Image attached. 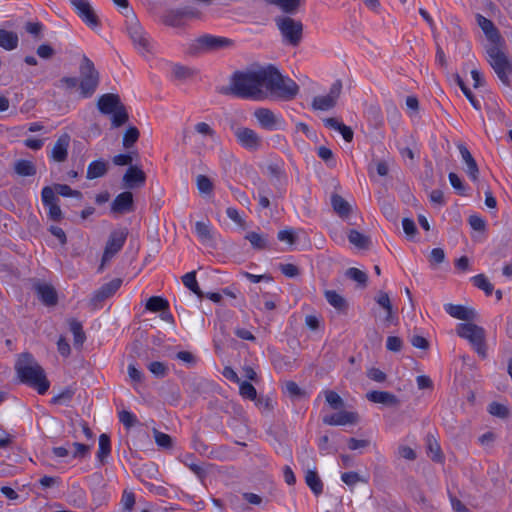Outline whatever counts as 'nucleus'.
<instances>
[{
  "instance_id": "obj_1",
  "label": "nucleus",
  "mask_w": 512,
  "mask_h": 512,
  "mask_svg": "<svg viewBox=\"0 0 512 512\" xmlns=\"http://www.w3.org/2000/svg\"><path fill=\"white\" fill-rule=\"evenodd\" d=\"M477 24L484 32L488 44L485 46L488 62L504 85H509L512 64L504 52L505 40L495 24L481 14L476 16Z\"/></svg>"
},
{
  "instance_id": "obj_2",
  "label": "nucleus",
  "mask_w": 512,
  "mask_h": 512,
  "mask_svg": "<svg viewBox=\"0 0 512 512\" xmlns=\"http://www.w3.org/2000/svg\"><path fill=\"white\" fill-rule=\"evenodd\" d=\"M266 76V68H261L254 71L236 72L234 73L231 86L221 88L222 94H232L240 98L263 99L264 87Z\"/></svg>"
},
{
  "instance_id": "obj_3",
  "label": "nucleus",
  "mask_w": 512,
  "mask_h": 512,
  "mask_svg": "<svg viewBox=\"0 0 512 512\" xmlns=\"http://www.w3.org/2000/svg\"><path fill=\"white\" fill-rule=\"evenodd\" d=\"M15 371L22 383L35 388L39 394H45L48 391L50 383L46 378L44 369L32 354L28 352L21 353L15 363Z\"/></svg>"
},
{
  "instance_id": "obj_4",
  "label": "nucleus",
  "mask_w": 512,
  "mask_h": 512,
  "mask_svg": "<svg viewBox=\"0 0 512 512\" xmlns=\"http://www.w3.org/2000/svg\"><path fill=\"white\" fill-rule=\"evenodd\" d=\"M264 98L273 100L290 101L299 92L298 84L291 78L284 77L277 68L270 65L266 68Z\"/></svg>"
},
{
  "instance_id": "obj_5",
  "label": "nucleus",
  "mask_w": 512,
  "mask_h": 512,
  "mask_svg": "<svg viewBox=\"0 0 512 512\" xmlns=\"http://www.w3.org/2000/svg\"><path fill=\"white\" fill-rule=\"evenodd\" d=\"M456 332L461 338L467 339L474 347L479 356L485 358L487 356V346L485 343V330L471 322L460 323Z\"/></svg>"
},
{
  "instance_id": "obj_6",
  "label": "nucleus",
  "mask_w": 512,
  "mask_h": 512,
  "mask_svg": "<svg viewBox=\"0 0 512 512\" xmlns=\"http://www.w3.org/2000/svg\"><path fill=\"white\" fill-rule=\"evenodd\" d=\"M80 90L83 97H90L99 84V73L95 69L93 62L86 56H83L80 65Z\"/></svg>"
},
{
  "instance_id": "obj_7",
  "label": "nucleus",
  "mask_w": 512,
  "mask_h": 512,
  "mask_svg": "<svg viewBox=\"0 0 512 512\" xmlns=\"http://www.w3.org/2000/svg\"><path fill=\"white\" fill-rule=\"evenodd\" d=\"M277 26L285 38L292 46H297L302 39L303 25L291 17H279L276 19Z\"/></svg>"
},
{
  "instance_id": "obj_8",
  "label": "nucleus",
  "mask_w": 512,
  "mask_h": 512,
  "mask_svg": "<svg viewBox=\"0 0 512 512\" xmlns=\"http://www.w3.org/2000/svg\"><path fill=\"white\" fill-rule=\"evenodd\" d=\"M127 236L128 230L126 228L111 232L104 249L99 271H102L106 262L110 261L122 249Z\"/></svg>"
},
{
  "instance_id": "obj_9",
  "label": "nucleus",
  "mask_w": 512,
  "mask_h": 512,
  "mask_svg": "<svg viewBox=\"0 0 512 512\" xmlns=\"http://www.w3.org/2000/svg\"><path fill=\"white\" fill-rule=\"evenodd\" d=\"M127 32L133 44L141 52L150 51V43L139 20L135 15L127 18Z\"/></svg>"
},
{
  "instance_id": "obj_10",
  "label": "nucleus",
  "mask_w": 512,
  "mask_h": 512,
  "mask_svg": "<svg viewBox=\"0 0 512 512\" xmlns=\"http://www.w3.org/2000/svg\"><path fill=\"white\" fill-rule=\"evenodd\" d=\"M234 45V41L230 38L222 36H214L210 34L202 35L195 40L194 49L197 51H217L220 49L230 48Z\"/></svg>"
},
{
  "instance_id": "obj_11",
  "label": "nucleus",
  "mask_w": 512,
  "mask_h": 512,
  "mask_svg": "<svg viewBox=\"0 0 512 512\" xmlns=\"http://www.w3.org/2000/svg\"><path fill=\"white\" fill-rule=\"evenodd\" d=\"M198 15L199 13L197 11L189 7L183 9H169L163 13L161 21L166 26L180 28L185 25L186 19L196 18Z\"/></svg>"
},
{
  "instance_id": "obj_12",
  "label": "nucleus",
  "mask_w": 512,
  "mask_h": 512,
  "mask_svg": "<svg viewBox=\"0 0 512 512\" xmlns=\"http://www.w3.org/2000/svg\"><path fill=\"white\" fill-rule=\"evenodd\" d=\"M342 90L341 80H336L330 87L329 93L325 96H316L312 101L314 110L327 111L334 108Z\"/></svg>"
},
{
  "instance_id": "obj_13",
  "label": "nucleus",
  "mask_w": 512,
  "mask_h": 512,
  "mask_svg": "<svg viewBox=\"0 0 512 512\" xmlns=\"http://www.w3.org/2000/svg\"><path fill=\"white\" fill-rule=\"evenodd\" d=\"M237 142L246 150L257 151L261 148L263 140L253 129L237 127L234 130Z\"/></svg>"
},
{
  "instance_id": "obj_14",
  "label": "nucleus",
  "mask_w": 512,
  "mask_h": 512,
  "mask_svg": "<svg viewBox=\"0 0 512 512\" xmlns=\"http://www.w3.org/2000/svg\"><path fill=\"white\" fill-rule=\"evenodd\" d=\"M69 2L75 8L77 15L89 27L94 28L99 25V18L87 0H69Z\"/></svg>"
},
{
  "instance_id": "obj_15",
  "label": "nucleus",
  "mask_w": 512,
  "mask_h": 512,
  "mask_svg": "<svg viewBox=\"0 0 512 512\" xmlns=\"http://www.w3.org/2000/svg\"><path fill=\"white\" fill-rule=\"evenodd\" d=\"M122 279L115 278L108 283L103 284L90 299V306L92 309L99 307L100 303L113 296L116 291L121 287Z\"/></svg>"
},
{
  "instance_id": "obj_16",
  "label": "nucleus",
  "mask_w": 512,
  "mask_h": 512,
  "mask_svg": "<svg viewBox=\"0 0 512 512\" xmlns=\"http://www.w3.org/2000/svg\"><path fill=\"white\" fill-rule=\"evenodd\" d=\"M134 211L133 194L130 191H124L118 194L111 204V212L123 215Z\"/></svg>"
},
{
  "instance_id": "obj_17",
  "label": "nucleus",
  "mask_w": 512,
  "mask_h": 512,
  "mask_svg": "<svg viewBox=\"0 0 512 512\" xmlns=\"http://www.w3.org/2000/svg\"><path fill=\"white\" fill-rule=\"evenodd\" d=\"M34 290L44 305L49 307L57 305L58 294L51 284L37 282L34 284Z\"/></svg>"
},
{
  "instance_id": "obj_18",
  "label": "nucleus",
  "mask_w": 512,
  "mask_h": 512,
  "mask_svg": "<svg viewBox=\"0 0 512 512\" xmlns=\"http://www.w3.org/2000/svg\"><path fill=\"white\" fill-rule=\"evenodd\" d=\"M122 180L125 188L133 189L145 184L146 174L141 168L137 166H130L125 172Z\"/></svg>"
},
{
  "instance_id": "obj_19",
  "label": "nucleus",
  "mask_w": 512,
  "mask_h": 512,
  "mask_svg": "<svg viewBox=\"0 0 512 512\" xmlns=\"http://www.w3.org/2000/svg\"><path fill=\"white\" fill-rule=\"evenodd\" d=\"M70 135L67 133L62 134L55 142L51 150V159L55 162L62 163L67 160L68 148L70 145Z\"/></svg>"
},
{
  "instance_id": "obj_20",
  "label": "nucleus",
  "mask_w": 512,
  "mask_h": 512,
  "mask_svg": "<svg viewBox=\"0 0 512 512\" xmlns=\"http://www.w3.org/2000/svg\"><path fill=\"white\" fill-rule=\"evenodd\" d=\"M358 421V414L350 411H340L330 416H325L323 422L331 426H342L347 424H355Z\"/></svg>"
},
{
  "instance_id": "obj_21",
  "label": "nucleus",
  "mask_w": 512,
  "mask_h": 512,
  "mask_svg": "<svg viewBox=\"0 0 512 512\" xmlns=\"http://www.w3.org/2000/svg\"><path fill=\"white\" fill-rule=\"evenodd\" d=\"M444 309L451 317L463 321H473L477 317L475 310L462 305L448 303L444 305Z\"/></svg>"
},
{
  "instance_id": "obj_22",
  "label": "nucleus",
  "mask_w": 512,
  "mask_h": 512,
  "mask_svg": "<svg viewBox=\"0 0 512 512\" xmlns=\"http://www.w3.org/2000/svg\"><path fill=\"white\" fill-rule=\"evenodd\" d=\"M254 116L261 125V127L266 130L276 129L279 123V120L274 114V112L268 108L256 109L254 112Z\"/></svg>"
},
{
  "instance_id": "obj_23",
  "label": "nucleus",
  "mask_w": 512,
  "mask_h": 512,
  "mask_svg": "<svg viewBox=\"0 0 512 512\" xmlns=\"http://www.w3.org/2000/svg\"><path fill=\"white\" fill-rule=\"evenodd\" d=\"M122 104L123 103L121 102L119 95L107 93L100 96L97 102V107L101 113L111 114Z\"/></svg>"
},
{
  "instance_id": "obj_24",
  "label": "nucleus",
  "mask_w": 512,
  "mask_h": 512,
  "mask_svg": "<svg viewBox=\"0 0 512 512\" xmlns=\"http://www.w3.org/2000/svg\"><path fill=\"white\" fill-rule=\"evenodd\" d=\"M366 398L373 403H380L391 407L400 405V400L392 393L387 391H370Z\"/></svg>"
},
{
  "instance_id": "obj_25",
  "label": "nucleus",
  "mask_w": 512,
  "mask_h": 512,
  "mask_svg": "<svg viewBox=\"0 0 512 512\" xmlns=\"http://www.w3.org/2000/svg\"><path fill=\"white\" fill-rule=\"evenodd\" d=\"M458 149L463 161L467 165V174L469 175L472 181H477L479 177V168L475 159L473 158L472 154L464 144H458Z\"/></svg>"
},
{
  "instance_id": "obj_26",
  "label": "nucleus",
  "mask_w": 512,
  "mask_h": 512,
  "mask_svg": "<svg viewBox=\"0 0 512 512\" xmlns=\"http://www.w3.org/2000/svg\"><path fill=\"white\" fill-rule=\"evenodd\" d=\"M331 205L334 212L341 218H348L352 212L351 205L339 194H332Z\"/></svg>"
},
{
  "instance_id": "obj_27",
  "label": "nucleus",
  "mask_w": 512,
  "mask_h": 512,
  "mask_svg": "<svg viewBox=\"0 0 512 512\" xmlns=\"http://www.w3.org/2000/svg\"><path fill=\"white\" fill-rule=\"evenodd\" d=\"M108 171V162L105 160H96L91 162L87 168L86 178L93 180L103 177Z\"/></svg>"
},
{
  "instance_id": "obj_28",
  "label": "nucleus",
  "mask_w": 512,
  "mask_h": 512,
  "mask_svg": "<svg viewBox=\"0 0 512 512\" xmlns=\"http://www.w3.org/2000/svg\"><path fill=\"white\" fill-rule=\"evenodd\" d=\"M19 38L17 33L0 29V47L11 51L18 47Z\"/></svg>"
},
{
  "instance_id": "obj_29",
  "label": "nucleus",
  "mask_w": 512,
  "mask_h": 512,
  "mask_svg": "<svg viewBox=\"0 0 512 512\" xmlns=\"http://www.w3.org/2000/svg\"><path fill=\"white\" fill-rule=\"evenodd\" d=\"M268 5L280 8L284 13L294 14L301 6L302 0H264Z\"/></svg>"
},
{
  "instance_id": "obj_30",
  "label": "nucleus",
  "mask_w": 512,
  "mask_h": 512,
  "mask_svg": "<svg viewBox=\"0 0 512 512\" xmlns=\"http://www.w3.org/2000/svg\"><path fill=\"white\" fill-rule=\"evenodd\" d=\"M347 237L349 242L359 249H369L371 246L370 237L355 229L349 230Z\"/></svg>"
},
{
  "instance_id": "obj_31",
  "label": "nucleus",
  "mask_w": 512,
  "mask_h": 512,
  "mask_svg": "<svg viewBox=\"0 0 512 512\" xmlns=\"http://www.w3.org/2000/svg\"><path fill=\"white\" fill-rule=\"evenodd\" d=\"M327 302L339 311H345L348 308L346 300L334 290L324 292Z\"/></svg>"
},
{
  "instance_id": "obj_32",
  "label": "nucleus",
  "mask_w": 512,
  "mask_h": 512,
  "mask_svg": "<svg viewBox=\"0 0 512 512\" xmlns=\"http://www.w3.org/2000/svg\"><path fill=\"white\" fill-rule=\"evenodd\" d=\"M305 481L316 496L323 492V482L316 471L308 470L305 476Z\"/></svg>"
},
{
  "instance_id": "obj_33",
  "label": "nucleus",
  "mask_w": 512,
  "mask_h": 512,
  "mask_svg": "<svg viewBox=\"0 0 512 512\" xmlns=\"http://www.w3.org/2000/svg\"><path fill=\"white\" fill-rule=\"evenodd\" d=\"M69 326L74 336V346L81 347L86 340V335L83 331L82 324L76 319H71L69 321Z\"/></svg>"
},
{
  "instance_id": "obj_34",
  "label": "nucleus",
  "mask_w": 512,
  "mask_h": 512,
  "mask_svg": "<svg viewBox=\"0 0 512 512\" xmlns=\"http://www.w3.org/2000/svg\"><path fill=\"white\" fill-rule=\"evenodd\" d=\"M15 172L20 176H34L36 174V166L29 160H18L14 165Z\"/></svg>"
},
{
  "instance_id": "obj_35",
  "label": "nucleus",
  "mask_w": 512,
  "mask_h": 512,
  "mask_svg": "<svg viewBox=\"0 0 512 512\" xmlns=\"http://www.w3.org/2000/svg\"><path fill=\"white\" fill-rule=\"evenodd\" d=\"M111 452V442L108 434L103 433L99 436V449L97 452V458L101 463H104L106 458Z\"/></svg>"
},
{
  "instance_id": "obj_36",
  "label": "nucleus",
  "mask_w": 512,
  "mask_h": 512,
  "mask_svg": "<svg viewBox=\"0 0 512 512\" xmlns=\"http://www.w3.org/2000/svg\"><path fill=\"white\" fill-rule=\"evenodd\" d=\"M111 114V124L114 128L123 126L129 119V115L124 104L118 106V108Z\"/></svg>"
},
{
  "instance_id": "obj_37",
  "label": "nucleus",
  "mask_w": 512,
  "mask_h": 512,
  "mask_svg": "<svg viewBox=\"0 0 512 512\" xmlns=\"http://www.w3.org/2000/svg\"><path fill=\"white\" fill-rule=\"evenodd\" d=\"M196 186L201 195H211L214 190V184L212 180L203 174L196 177Z\"/></svg>"
},
{
  "instance_id": "obj_38",
  "label": "nucleus",
  "mask_w": 512,
  "mask_h": 512,
  "mask_svg": "<svg viewBox=\"0 0 512 512\" xmlns=\"http://www.w3.org/2000/svg\"><path fill=\"white\" fill-rule=\"evenodd\" d=\"M183 284L191 290L194 294H196L199 298H203L204 294L199 288V285L196 280V272H188L182 277Z\"/></svg>"
},
{
  "instance_id": "obj_39",
  "label": "nucleus",
  "mask_w": 512,
  "mask_h": 512,
  "mask_svg": "<svg viewBox=\"0 0 512 512\" xmlns=\"http://www.w3.org/2000/svg\"><path fill=\"white\" fill-rule=\"evenodd\" d=\"M168 307V301L160 296H152L146 302V309L151 312H160L163 310H167Z\"/></svg>"
},
{
  "instance_id": "obj_40",
  "label": "nucleus",
  "mask_w": 512,
  "mask_h": 512,
  "mask_svg": "<svg viewBox=\"0 0 512 512\" xmlns=\"http://www.w3.org/2000/svg\"><path fill=\"white\" fill-rule=\"evenodd\" d=\"M139 137H140V132H139L138 128L135 126H129L123 136V140H122L123 147L126 149L133 147L134 144L138 141Z\"/></svg>"
},
{
  "instance_id": "obj_41",
  "label": "nucleus",
  "mask_w": 512,
  "mask_h": 512,
  "mask_svg": "<svg viewBox=\"0 0 512 512\" xmlns=\"http://www.w3.org/2000/svg\"><path fill=\"white\" fill-rule=\"evenodd\" d=\"M472 281L474 286L483 290L487 296H490L493 293L494 287L484 274H478L472 277Z\"/></svg>"
},
{
  "instance_id": "obj_42",
  "label": "nucleus",
  "mask_w": 512,
  "mask_h": 512,
  "mask_svg": "<svg viewBox=\"0 0 512 512\" xmlns=\"http://www.w3.org/2000/svg\"><path fill=\"white\" fill-rule=\"evenodd\" d=\"M455 81L458 84V86L460 87V89L462 90V92L464 93V95L466 96V98L469 100L471 105L476 110H480L481 109L480 102L475 98V96L473 95L471 90L466 86V84L464 83V81L458 74L455 75Z\"/></svg>"
},
{
  "instance_id": "obj_43",
  "label": "nucleus",
  "mask_w": 512,
  "mask_h": 512,
  "mask_svg": "<svg viewBox=\"0 0 512 512\" xmlns=\"http://www.w3.org/2000/svg\"><path fill=\"white\" fill-rule=\"evenodd\" d=\"M245 238L251 243V245L258 250H263L268 247L266 237L256 232H249Z\"/></svg>"
},
{
  "instance_id": "obj_44",
  "label": "nucleus",
  "mask_w": 512,
  "mask_h": 512,
  "mask_svg": "<svg viewBox=\"0 0 512 512\" xmlns=\"http://www.w3.org/2000/svg\"><path fill=\"white\" fill-rule=\"evenodd\" d=\"M345 274L351 280L359 283L360 285H362L364 287L366 286L367 281H368V276L362 270L352 267V268L347 269Z\"/></svg>"
},
{
  "instance_id": "obj_45",
  "label": "nucleus",
  "mask_w": 512,
  "mask_h": 512,
  "mask_svg": "<svg viewBox=\"0 0 512 512\" xmlns=\"http://www.w3.org/2000/svg\"><path fill=\"white\" fill-rule=\"evenodd\" d=\"M488 412L498 418L505 419L509 416V409L507 406L498 403V402H492L489 404Z\"/></svg>"
},
{
  "instance_id": "obj_46",
  "label": "nucleus",
  "mask_w": 512,
  "mask_h": 512,
  "mask_svg": "<svg viewBox=\"0 0 512 512\" xmlns=\"http://www.w3.org/2000/svg\"><path fill=\"white\" fill-rule=\"evenodd\" d=\"M427 446H428L429 452L432 454L431 459L435 462H442L443 455H442L441 448H440L439 444L437 443V441L435 439H433L432 437H428L427 438Z\"/></svg>"
},
{
  "instance_id": "obj_47",
  "label": "nucleus",
  "mask_w": 512,
  "mask_h": 512,
  "mask_svg": "<svg viewBox=\"0 0 512 512\" xmlns=\"http://www.w3.org/2000/svg\"><path fill=\"white\" fill-rule=\"evenodd\" d=\"M54 189L57 194L64 197H75L78 199L82 198V193L78 190H73L70 186L66 184H55Z\"/></svg>"
},
{
  "instance_id": "obj_48",
  "label": "nucleus",
  "mask_w": 512,
  "mask_h": 512,
  "mask_svg": "<svg viewBox=\"0 0 512 512\" xmlns=\"http://www.w3.org/2000/svg\"><path fill=\"white\" fill-rule=\"evenodd\" d=\"M239 393L242 397L249 400L255 401L257 399V391L255 387L247 381L240 382Z\"/></svg>"
},
{
  "instance_id": "obj_49",
  "label": "nucleus",
  "mask_w": 512,
  "mask_h": 512,
  "mask_svg": "<svg viewBox=\"0 0 512 512\" xmlns=\"http://www.w3.org/2000/svg\"><path fill=\"white\" fill-rule=\"evenodd\" d=\"M56 191L54 188L50 186H45L42 189L41 196H42V202L45 206H50L53 204L58 203V198L55 195Z\"/></svg>"
},
{
  "instance_id": "obj_50",
  "label": "nucleus",
  "mask_w": 512,
  "mask_h": 512,
  "mask_svg": "<svg viewBox=\"0 0 512 512\" xmlns=\"http://www.w3.org/2000/svg\"><path fill=\"white\" fill-rule=\"evenodd\" d=\"M195 230H196V233H197L198 237L202 241H210V240H212L211 229H210V226L207 223L201 222V221L196 222Z\"/></svg>"
},
{
  "instance_id": "obj_51",
  "label": "nucleus",
  "mask_w": 512,
  "mask_h": 512,
  "mask_svg": "<svg viewBox=\"0 0 512 512\" xmlns=\"http://www.w3.org/2000/svg\"><path fill=\"white\" fill-rule=\"evenodd\" d=\"M326 402L331 406V408L337 410L344 406L343 399L332 390H328L325 392Z\"/></svg>"
},
{
  "instance_id": "obj_52",
  "label": "nucleus",
  "mask_w": 512,
  "mask_h": 512,
  "mask_svg": "<svg viewBox=\"0 0 512 512\" xmlns=\"http://www.w3.org/2000/svg\"><path fill=\"white\" fill-rule=\"evenodd\" d=\"M149 371L158 378H163L168 374V367L160 361L151 362L148 365Z\"/></svg>"
},
{
  "instance_id": "obj_53",
  "label": "nucleus",
  "mask_w": 512,
  "mask_h": 512,
  "mask_svg": "<svg viewBox=\"0 0 512 512\" xmlns=\"http://www.w3.org/2000/svg\"><path fill=\"white\" fill-rule=\"evenodd\" d=\"M24 28L26 32L31 34L36 40H40L43 36V25L40 22H27Z\"/></svg>"
},
{
  "instance_id": "obj_54",
  "label": "nucleus",
  "mask_w": 512,
  "mask_h": 512,
  "mask_svg": "<svg viewBox=\"0 0 512 512\" xmlns=\"http://www.w3.org/2000/svg\"><path fill=\"white\" fill-rule=\"evenodd\" d=\"M173 75L179 80H185L193 76L194 72L191 68L182 65H174L172 69Z\"/></svg>"
},
{
  "instance_id": "obj_55",
  "label": "nucleus",
  "mask_w": 512,
  "mask_h": 512,
  "mask_svg": "<svg viewBox=\"0 0 512 512\" xmlns=\"http://www.w3.org/2000/svg\"><path fill=\"white\" fill-rule=\"evenodd\" d=\"M119 420L126 428H131L138 422L136 416L126 410H123L119 413Z\"/></svg>"
},
{
  "instance_id": "obj_56",
  "label": "nucleus",
  "mask_w": 512,
  "mask_h": 512,
  "mask_svg": "<svg viewBox=\"0 0 512 512\" xmlns=\"http://www.w3.org/2000/svg\"><path fill=\"white\" fill-rule=\"evenodd\" d=\"M155 441L158 446L163 448H171L172 447V438L165 433H162L158 430H154Z\"/></svg>"
},
{
  "instance_id": "obj_57",
  "label": "nucleus",
  "mask_w": 512,
  "mask_h": 512,
  "mask_svg": "<svg viewBox=\"0 0 512 512\" xmlns=\"http://www.w3.org/2000/svg\"><path fill=\"white\" fill-rule=\"evenodd\" d=\"M468 223L473 230L484 232L486 229L485 221L478 215L469 216Z\"/></svg>"
},
{
  "instance_id": "obj_58",
  "label": "nucleus",
  "mask_w": 512,
  "mask_h": 512,
  "mask_svg": "<svg viewBox=\"0 0 512 512\" xmlns=\"http://www.w3.org/2000/svg\"><path fill=\"white\" fill-rule=\"evenodd\" d=\"M279 269L286 277L289 278L297 277L300 274L299 268L291 263L280 264Z\"/></svg>"
},
{
  "instance_id": "obj_59",
  "label": "nucleus",
  "mask_w": 512,
  "mask_h": 512,
  "mask_svg": "<svg viewBox=\"0 0 512 512\" xmlns=\"http://www.w3.org/2000/svg\"><path fill=\"white\" fill-rule=\"evenodd\" d=\"M195 131L198 134H201L206 137L214 138L215 137V131L214 129L205 122H199L194 126Z\"/></svg>"
},
{
  "instance_id": "obj_60",
  "label": "nucleus",
  "mask_w": 512,
  "mask_h": 512,
  "mask_svg": "<svg viewBox=\"0 0 512 512\" xmlns=\"http://www.w3.org/2000/svg\"><path fill=\"white\" fill-rule=\"evenodd\" d=\"M121 503L124 510H132L135 505V495L133 492L125 490L122 495Z\"/></svg>"
},
{
  "instance_id": "obj_61",
  "label": "nucleus",
  "mask_w": 512,
  "mask_h": 512,
  "mask_svg": "<svg viewBox=\"0 0 512 512\" xmlns=\"http://www.w3.org/2000/svg\"><path fill=\"white\" fill-rule=\"evenodd\" d=\"M367 377L375 382L382 383L387 379V375L378 368L372 367L367 371Z\"/></svg>"
},
{
  "instance_id": "obj_62",
  "label": "nucleus",
  "mask_w": 512,
  "mask_h": 512,
  "mask_svg": "<svg viewBox=\"0 0 512 512\" xmlns=\"http://www.w3.org/2000/svg\"><path fill=\"white\" fill-rule=\"evenodd\" d=\"M403 346L402 340L397 336H389L386 342V348L392 352L401 351Z\"/></svg>"
},
{
  "instance_id": "obj_63",
  "label": "nucleus",
  "mask_w": 512,
  "mask_h": 512,
  "mask_svg": "<svg viewBox=\"0 0 512 512\" xmlns=\"http://www.w3.org/2000/svg\"><path fill=\"white\" fill-rule=\"evenodd\" d=\"M72 445L75 448V451L73 453L74 458H85L90 452L89 445L79 442H74Z\"/></svg>"
},
{
  "instance_id": "obj_64",
  "label": "nucleus",
  "mask_w": 512,
  "mask_h": 512,
  "mask_svg": "<svg viewBox=\"0 0 512 512\" xmlns=\"http://www.w3.org/2000/svg\"><path fill=\"white\" fill-rule=\"evenodd\" d=\"M448 178L452 187L456 189L459 192V194L463 195L465 191V186L462 183L459 176L454 172H450Z\"/></svg>"
}]
</instances>
